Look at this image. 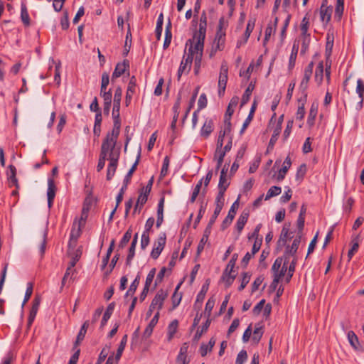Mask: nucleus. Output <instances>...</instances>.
<instances>
[{"mask_svg":"<svg viewBox=\"0 0 364 364\" xmlns=\"http://www.w3.org/2000/svg\"><path fill=\"white\" fill-rule=\"evenodd\" d=\"M122 96V89L117 87L114 92L113 100L112 117L114 121L113 129L108 132L107 136L118 139L121 128V119L119 116L120 103Z\"/></svg>","mask_w":364,"mask_h":364,"instance_id":"f257e3e1","label":"nucleus"},{"mask_svg":"<svg viewBox=\"0 0 364 364\" xmlns=\"http://www.w3.org/2000/svg\"><path fill=\"white\" fill-rule=\"evenodd\" d=\"M117 139L106 135L101 145L99 161L97 166V171L98 172L104 168L105 161L109 157L111 150H113V148L116 146Z\"/></svg>","mask_w":364,"mask_h":364,"instance_id":"f03ea898","label":"nucleus"},{"mask_svg":"<svg viewBox=\"0 0 364 364\" xmlns=\"http://www.w3.org/2000/svg\"><path fill=\"white\" fill-rule=\"evenodd\" d=\"M228 27V22L222 16L218 21L217 31L213 41V44L216 45V48L223 50L225 48L226 30Z\"/></svg>","mask_w":364,"mask_h":364,"instance_id":"7ed1b4c3","label":"nucleus"},{"mask_svg":"<svg viewBox=\"0 0 364 364\" xmlns=\"http://www.w3.org/2000/svg\"><path fill=\"white\" fill-rule=\"evenodd\" d=\"M119 149H116L115 147L113 148V150H111V152L109 153V157L108 158V160H109V163L107 171V181H110L114 176L118 164V160L119 159Z\"/></svg>","mask_w":364,"mask_h":364,"instance_id":"20e7f679","label":"nucleus"},{"mask_svg":"<svg viewBox=\"0 0 364 364\" xmlns=\"http://www.w3.org/2000/svg\"><path fill=\"white\" fill-rule=\"evenodd\" d=\"M206 28L207 16L205 11H203L200 18L199 29L193 35V38L196 39V42L200 41V43H204L206 34Z\"/></svg>","mask_w":364,"mask_h":364,"instance_id":"39448f33","label":"nucleus"},{"mask_svg":"<svg viewBox=\"0 0 364 364\" xmlns=\"http://www.w3.org/2000/svg\"><path fill=\"white\" fill-rule=\"evenodd\" d=\"M166 242V233L162 232L158 237L156 241L154 243L153 249L151 252V257L156 259L163 251Z\"/></svg>","mask_w":364,"mask_h":364,"instance_id":"423d86ee","label":"nucleus"},{"mask_svg":"<svg viewBox=\"0 0 364 364\" xmlns=\"http://www.w3.org/2000/svg\"><path fill=\"white\" fill-rule=\"evenodd\" d=\"M204 48V43L196 42L195 50H196V55L194 58V73L198 75L200 72L203 53Z\"/></svg>","mask_w":364,"mask_h":364,"instance_id":"0eeeda50","label":"nucleus"},{"mask_svg":"<svg viewBox=\"0 0 364 364\" xmlns=\"http://www.w3.org/2000/svg\"><path fill=\"white\" fill-rule=\"evenodd\" d=\"M239 199L240 197H238L237 199L232 203V206L230 207V209L229 210L228 215L223 220L221 224V229L223 230H225L232 223L236 214V210L238 208L239 206Z\"/></svg>","mask_w":364,"mask_h":364,"instance_id":"6e6552de","label":"nucleus"},{"mask_svg":"<svg viewBox=\"0 0 364 364\" xmlns=\"http://www.w3.org/2000/svg\"><path fill=\"white\" fill-rule=\"evenodd\" d=\"M136 86V79L135 76H132L130 77L129 82L128 83V87L126 92V97H125V105L127 107H128L131 102V100L132 99V96L134 93L135 92Z\"/></svg>","mask_w":364,"mask_h":364,"instance_id":"1a4fd4ad","label":"nucleus"},{"mask_svg":"<svg viewBox=\"0 0 364 364\" xmlns=\"http://www.w3.org/2000/svg\"><path fill=\"white\" fill-rule=\"evenodd\" d=\"M56 186L53 178H49L48 179V190H47V198H48V208H51L53 203V200L55 196Z\"/></svg>","mask_w":364,"mask_h":364,"instance_id":"9d476101","label":"nucleus"},{"mask_svg":"<svg viewBox=\"0 0 364 364\" xmlns=\"http://www.w3.org/2000/svg\"><path fill=\"white\" fill-rule=\"evenodd\" d=\"M166 296L167 293L164 291L163 289H160L153 299L151 303V307L157 308L158 310H160L163 306L164 301L165 300Z\"/></svg>","mask_w":364,"mask_h":364,"instance_id":"9b49d317","label":"nucleus"},{"mask_svg":"<svg viewBox=\"0 0 364 364\" xmlns=\"http://www.w3.org/2000/svg\"><path fill=\"white\" fill-rule=\"evenodd\" d=\"M129 68V63L127 60H124L122 63H118L112 75V80L114 81L115 79L119 77Z\"/></svg>","mask_w":364,"mask_h":364,"instance_id":"f8f14e48","label":"nucleus"},{"mask_svg":"<svg viewBox=\"0 0 364 364\" xmlns=\"http://www.w3.org/2000/svg\"><path fill=\"white\" fill-rule=\"evenodd\" d=\"M238 101L239 98L237 97H233L231 98L225 114L224 123L230 122L231 117L234 113V107L237 105Z\"/></svg>","mask_w":364,"mask_h":364,"instance_id":"ddd939ff","label":"nucleus"},{"mask_svg":"<svg viewBox=\"0 0 364 364\" xmlns=\"http://www.w3.org/2000/svg\"><path fill=\"white\" fill-rule=\"evenodd\" d=\"M196 39L194 38L188 39L186 43V47L189 46V48L187 56L186 58L184 57V62H186V63L189 64L190 65H192L193 57L194 55L196 56V50H195V45H193Z\"/></svg>","mask_w":364,"mask_h":364,"instance_id":"4468645a","label":"nucleus"},{"mask_svg":"<svg viewBox=\"0 0 364 364\" xmlns=\"http://www.w3.org/2000/svg\"><path fill=\"white\" fill-rule=\"evenodd\" d=\"M301 236L296 235V237L294 238L292 245L291 246L288 245L286 247L284 257L287 256L289 257V255L294 256L295 254L297 252V250L299 248V244L301 242Z\"/></svg>","mask_w":364,"mask_h":364,"instance_id":"2eb2a0df","label":"nucleus"},{"mask_svg":"<svg viewBox=\"0 0 364 364\" xmlns=\"http://www.w3.org/2000/svg\"><path fill=\"white\" fill-rule=\"evenodd\" d=\"M228 68L225 63H223L220 66V75L218 77V87H225L228 82Z\"/></svg>","mask_w":364,"mask_h":364,"instance_id":"dca6fc26","label":"nucleus"},{"mask_svg":"<svg viewBox=\"0 0 364 364\" xmlns=\"http://www.w3.org/2000/svg\"><path fill=\"white\" fill-rule=\"evenodd\" d=\"M159 311H157L156 314L151 318L149 325L146 326V328H145V330L144 331L143 337L144 338H148L149 337L151 336V335L152 334L154 328L155 327V326L157 324V323L159 321Z\"/></svg>","mask_w":364,"mask_h":364,"instance_id":"f3484780","label":"nucleus"},{"mask_svg":"<svg viewBox=\"0 0 364 364\" xmlns=\"http://www.w3.org/2000/svg\"><path fill=\"white\" fill-rule=\"evenodd\" d=\"M225 128L219 132L218 139L217 141L218 149L223 147V141L225 135H230L231 133V122L224 123Z\"/></svg>","mask_w":364,"mask_h":364,"instance_id":"a211bd4d","label":"nucleus"},{"mask_svg":"<svg viewBox=\"0 0 364 364\" xmlns=\"http://www.w3.org/2000/svg\"><path fill=\"white\" fill-rule=\"evenodd\" d=\"M213 131V121L211 119H205L201 130L200 136L207 139Z\"/></svg>","mask_w":364,"mask_h":364,"instance_id":"6ab92c4d","label":"nucleus"},{"mask_svg":"<svg viewBox=\"0 0 364 364\" xmlns=\"http://www.w3.org/2000/svg\"><path fill=\"white\" fill-rule=\"evenodd\" d=\"M291 165V161L289 156H287L285 159L282 168L279 171L277 180L278 181H282L285 178V175L287 173L288 170L290 168Z\"/></svg>","mask_w":364,"mask_h":364,"instance_id":"aec40b11","label":"nucleus"},{"mask_svg":"<svg viewBox=\"0 0 364 364\" xmlns=\"http://www.w3.org/2000/svg\"><path fill=\"white\" fill-rule=\"evenodd\" d=\"M137 240H138V233H136L133 237V240L132 241L131 245L129 249V252H128V255H127V260H126V264L127 266L131 265L132 260L135 255V248H136V245L137 244Z\"/></svg>","mask_w":364,"mask_h":364,"instance_id":"412c9836","label":"nucleus"},{"mask_svg":"<svg viewBox=\"0 0 364 364\" xmlns=\"http://www.w3.org/2000/svg\"><path fill=\"white\" fill-rule=\"evenodd\" d=\"M278 23V18L275 17L274 22L268 23L264 34V44H265L269 39L271 35L275 33L276 28Z\"/></svg>","mask_w":364,"mask_h":364,"instance_id":"4be33fe9","label":"nucleus"},{"mask_svg":"<svg viewBox=\"0 0 364 364\" xmlns=\"http://www.w3.org/2000/svg\"><path fill=\"white\" fill-rule=\"evenodd\" d=\"M348 342L350 346L356 350H361L362 347L360 344L357 335L353 331H350L347 335Z\"/></svg>","mask_w":364,"mask_h":364,"instance_id":"5701e85b","label":"nucleus"},{"mask_svg":"<svg viewBox=\"0 0 364 364\" xmlns=\"http://www.w3.org/2000/svg\"><path fill=\"white\" fill-rule=\"evenodd\" d=\"M7 176L9 181L14 186H15L16 188H18L19 185L18 183V179L16 178V168L12 164L9 166V169L7 171Z\"/></svg>","mask_w":364,"mask_h":364,"instance_id":"b1692460","label":"nucleus"},{"mask_svg":"<svg viewBox=\"0 0 364 364\" xmlns=\"http://www.w3.org/2000/svg\"><path fill=\"white\" fill-rule=\"evenodd\" d=\"M318 113V104L312 103L307 119V124L309 127L314 125L315 119Z\"/></svg>","mask_w":364,"mask_h":364,"instance_id":"393cba45","label":"nucleus"},{"mask_svg":"<svg viewBox=\"0 0 364 364\" xmlns=\"http://www.w3.org/2000/svg\"><path fill=\"white\" fill-rule=\"evenodd\" d=\"M332 13V9L331 7L326 6L324 4H322L320 8V17L323 22L328 23L331 20Z\"/></svg>","mask_w":364,"mask_h":364,"instance_id":"a878e982","label":"nucleus"},{"mask_svg":"<svg viewBox=\"0 0 364 364\" xmlns=\"http://www.w3.org/2000/svg\"><path fill=\"white\" fill-rule=\"evenodd\" d=\"M232 272L228 269H225L222 274L221 280L225 282L226 288H229L235 279V274H232Z\"/></svg>","mask_w":364,"mask_h":364,"instance_id":"bb28decb","label":"nucleus"},{"mask_svg":"<svg viewBox=\"0 0 364 364\" xmlns=\"http://www.w3.org/2000/svg\"><path fill=\"white\" fill-rule=\"evenodd\" d=\"M256 106H257V102L256 101H255L252 105V107L250 109V113L247 116V117L246 118V119L245 120L243 124H242V127L240 131V134H242L244 133V132L245 131V129L247 128V127L249 126L250 122L252 121V118H253V116H254V113L255 112V109H256Z\"/></svg>","mask_w":364,"mask_h":364,"instance_id":"cd10ccee","label":"nucleus"},{"mask_svg":"<svg viewBox=\"0 0 364 364\" xmlns=\"http://www.w3.org/2000/svg\"><path fill=\"white\" fill-rule=\"evenodd\" d=\"M21 19L25 26L28 27L30 26V17L25 3H21Z\"/></svg>","mask_w":364,"mask_h":364,"instance_id":"c85d7f7f","label":"nucleus"},{"mask_svg":"<svg viewBox=\"0 0 364 364\" xmlns=\"http://www.w3.org/2000/svg\"><path fill=\"white\" fill-rule=\"evenodd\" d=\"M178 327V321L176 319L172 321L169 323L168 328H167V331H168L167 340H168V341H171L173 339L175 333L177 332Z\"/></svg>","mask_w":364,"mask_h":364,"instance_id":"c756f323","label":"nucleus"},{"mask_svg":"<svg viewBox=\"0 0 364 364\" xmlns=\"http://www.w3.org/2000/svg\"><path fill=\"white\" fill-rule=\"evenodd\" d=\"M114 307H115L114 302H112L107 306L106 311L104 313V315L102 316V319L101 321V327H103L105 325H106L107 321L110 318V317L113 313Z\"/></svg>","mask_w":364,"mask_h":364,"instance_id":"7c9ffc66","label":"nucleus"},{"mask_svg":"<svg viewBox=\"0 0 364 364\" xmlns=\"http://www.w3.org/2000/svg\"><path fill=\"white\" fill-rule=\"evenodd\" d=\"M140 158H141V148H139L135 162L134 163V164L132 165V166L131 167V168L129 169V171H128V173H127V175L125 176V177L124 178V181L125 183L130 182L132 174L136 169V167L139 162Z\"/></svg>","mask_w":364,"mask_h":364,"instance_id":"2f4dec72","label":"nucleus"},{"mask_svg":"<svg viewBox=\"0 0 364 364\" xmlns=\"http://www.w3.org/2000/svg\"><path fill=\"white\" fill-rule=\"evenodd\" d=\"M215 344V339L214 338L210 339L208 345L202 343L199 349L201 356L204 357L207 355L208 352H210Z\"/></svg>","mask_w":364,"mask_h":364,"instance_id":"473e14b6","label":"nucleus"},{"mask_svg":"<svg viewBox=\"0 0 364 364\" xmlns=\"http://www.w3.org/2000/svg\"><path fill=\"white\" fill-rule=\"evenodd\" d=\"M172 39L171 23L169 21L165 29V39L163 45L164 49H166L171 44Z\"/></svg>","mask_w":364,"mask_h":364,"instance_id":"72a5a7b5","label":"nucleus"},{"mask_svg":"<svg viewBox=\"0 0 364 364\" xmlns=\"http://www.w3.org/2000/svg\"><path fill=\"white\" fill-rule=\"evenodd\" d=\"M249 218V213L242 212L236 223V228L238 231V233L240 234L242 230H243L247 220Z\"/></svg>","mask_w":364,"mask_h":364,"instance_id":"f704fd0d","label":"nucleus"},{"mask_svg":"<svg viewBox=\"0 0 364 364\" xmlns=\"http://www.w3.org/2000/svg\"><path fill=\"white\" fill-rule=\"evenodd\" d=\"M323 61H320L315 71V81L317 82L318 85H320L322 83L323 78Z\"/></svg>","mask_w":364,"mask_h":364,"instance_id":"c9c22d12","label":"nucleus"},{"mask_svg":"<svg viewBox=\"0 0 364 364\" xmlns=\"http://www.w3.org/2000/svg\"><path fill=\"white\" fill-rule=\"evenodd\" d=\"M298 50H299V46L294 43L292 49H291V55L289 57V60L288 68H289V70H291L295 65V62H296V59L297 57Z\"/></svg>","mask_w":364,"mask_h":364,"instance_id":"e433bc0d","label":"nucleus"},{"mask_svg":"<svg viewBox=\"0 0 364 364\" xmlns=\"http://www.w3.org/2000/svg\"><path fill=\"white\" fill-rule=\"evenodd\" d=\"M127 342V335H124L121 340V342L118 347L117 353L115 355V364H117L118 361L119 360V359L122 355V353L125 348Z\"/></svg>","mask_w":364,"mask_h":364,"instance_id":"4c0bfd02","label":"nucleus"},{"mask_svg":"<svg viewBox=\"0 0 364 364\" xmlns=\"http://www.w3.org/2000/svg\"><path fill=\"white\" fill-rule=\"evenodd\" d=\"M311 77V75L304 73V77H303L301 82L299 85V90H301V94L304 95V97H307L306 90L308 88V85H309V82L310 80Z\"/></svg>","mask_w":364,"mask_h":364,"instance_id":"58836bf2","label":"nucleus"},{"mask_svg":"<svg viewBox=\"0 0 364 364\" xmlns=\"http://www.w3.org/2000/svg\"><path fill=\"white\" fill-rule=\"evenodd\" d=\"M356 92L360 98V107H362L364 100V82L361 79L357 80Z\"/></svg>","mask_w":364,"mask_h":364,"instance_id":"ea45409f","label":"nucleus"},{"mask_svg":"<svg viewBox=\"0 0 364 364\" xmlns=\"http://www.w3.org/2000/svg\"><path fill=\"white\" fill-rule=\"evenodd\" d=\"M254 88L255 85L252 82H250L242 97L241 106H243L244 105L247 104V102L250 100V96Z\"/></svg>","mask_w":364,"mask_h":364,"instance_id":"a19ab883","label":"nucleus"},{"mask_svg":"<svg viewBox=\"0 0 364 364\" xmlns=\"http://www.w3.org/2000/svg\"><path fill=\"white\" fill-rule=\"evenodd\" d=\"M210 323H211V319L207 318L205 323L201 327V329L200 330L198 329L196 334L194 335V336H193L194 341H198L200 338L203 333L208 331V329L210 325Z\"/></svg>","mask_w":364,"mask_h":364,"instance_id":"79ce46f5","label":"nucleus"},{"mask_svg":"<svg viewBox=\"0 0 364 364\" xmlns=\"http://www.w3.org/2000/svg\"><path fill=\"white\" fill-rule=\"evenodd\" d=\"M208 229H209L208 228H206V229L204 232V234L199 242V244L197 247V255H199L201 253V252L203 250L204 246L208 240V236H209V233H210V230H208Z\"/></svg>","mask_w":364,"mask_h":364,"instance_id":"37998d69","label":"nucleus"},{"mask_svg":"<svg viewBox=\"0 0 364 364\" xmlns=\"http://www.w3.org/2000/svg\"><path fill=\"white\" fill-rule=\"evenodd\" d=\"M209 284H210V279H208L205 281V283L202 286L201 290L197 295L196 304L197 302H202L203 301L205 296L208 290Z\"/></svg>","mask_w":364,"mask_h":364,"instance_id":"c03bdc74","label":"nucleus"},{"mask_svg":"<svg viewBox=\"0 0 364 364\" xmlns=\"http://www.w3.org/2000/svg\"><path fill=\"white\" fill-rule=\"evenodd\" d=\"M282 192V188L279 186H272L267 191L265 198V200L270 199L272 197L279 196Z\"/></svg>","mask_w":364,"mask_h":364,"instance_id":"a18cd8bd","label":"nucleus"},{"mask_svg":"<svg viewBox=\"0 0 364 364\" xmlns=\"http://www.w3.org/2000/svg\"><path fill=\"white\" fill-rule=\"evenodd\" d=\"M226 191L224 190V188L218 190V193L215 198V207H219L220 209H223L224 205V196Z\"/></svg>","mask_w":364,"mask_h":364,"instance_id":"49530a36","label":"nucleus"},{"mask_svg":"<svg viewBox=\"0 0 364 364\" xmlns=\"http://www.w3.org/2000/svg\"><path fill=\"white\" fill-rule=\"evenodd\" d=\"M139 281L140 276L138 274L134 279V280L132 282L128 291L126 292L125 297L128 296L129 295H133L135 293L139 284Z\"/></svg>","mask_w":364,"mask_h":364,"instance_id":"de8ad7c7","label":"nucleus"},{"mask_svg":"<svg viewBox=\"0 0 364 364\" xmlns=\"http://www.w3.org/2000/svg\"><path fill=\"white\" fill-rule=\"evenodd\" d=\"M191 68V65H190L188 63H186L184 62V57L183 58V60L181 62L178 70V80H179L182 75L183 73H188Z\"/></svg>","mask_w":364,"mask_h":364,"instance_id":"09e8293b","label":"nucleus"},{"mask_svg":"<svg viewBox=\"0 0 364 364\" xmlns=\"http://www.w3.org/2000/svg\"><path fill=\"white\" fill-rule=\"evenodd\" d=\"M289 230L287 228L284 227L282 230L279 239L277 242L278 245L284 246L286 245L287 239L289 237Z\"/></svg>","mask_w":364,"mask_h":364,"instance_id":"8fccbe9b","label":"nucleus"},{"mask_svg":"<svg viewBox=\"0 0 364 364\" xmlns=\"http://www.w3.org/2000/svg\"><path fill=\"white\" fill-rule=\"evenodd\" d=\"M132 230L131 228H129L127 230V232L124 233L121 241L119 242V247L124 248L127 245V244L129 242V241L130 240V239L132 237Z\"/></svg>","mask_w":364,"mask_h":364,"instance_id":"3c124183","label":"nucleus"},{"mask_svg":"<svg viewBox=\"0 0 364 364\" xmlns=\"http://www.w3.org/2000/svg\"><path fill=\"white\" fill-rule=\"evenodd\" d=\"M255 20L250 19L248 21L247 26H246V30H245V32L244 34V36H245L244 43H245L247 41L251 33L252 32L254 27H255Z\"/></svg>","mask_w":364,"mask_h":364,"instance_id":"603ef678","label":"nucleus"},{"mask_svg":"<svg viewBox=\"0 0 364 364\" xmlns=\"http://www.w3.org/2000/svg\"><path fill=\"white\" fill-rule=\"evenodd\" d=\"M307 97H304V100L301 105H299L296 114V119L302 120L305 115V108L304 105L306 102Z\"/></svg>","mask_w":364,"mask_h":364,"instance_id":"864d4df0","label":"nucleus"},{"mask_svg":"<svg viewBox=\"0 0 364 364\" xmlns=\"http://www.w3.org/2000/svg\"><path fill=\"white\" fill-rule=\"evenodd\" d=\"M170 164V158L168 156H166L164 159L163 165L161 167L160 177L162 178L165 177L168 173V166Z\"/></svg>","mask_w":364,"mask_h":364,"instance_id":"5fc2aeb1","label":"nucleus"},{"mask_svg":"<svg viewBox=\"0 0 364 364\" xmlns=\"http://www.w3.org/2000/svg\"><path fill=\"white\" fill-rule=\"evenodd\" d=\"M301 36H306L309 35L308 33L309 27V19L307 18V15H306L301 23Z\"/></svg>","mask_w":364,"mask_h":364,"instance_id":"6e6d98bb","label":"nucleus"},{"mask_svg":"<svg viewBox=\"0 0 364 364\" xmlns=\"http://www.w3.org/2000/svg\"><path fill=\"white\" fill-rule=\"evenodd\" d=\"M109 349H110L109 345V346L107 345L102 348V350H101V352L99 355V357H98L96 364H101L102 362L105 361V360L106 359V358L108 355Z\"/></svg>","mask_w":364,"mask_h":364,"instance_id":"4d7b16f0","label":"nucleus"},{"mask_svg":"<svg viewBox=\"0 0 364 364\" xmlns=\"http://www.w3.org/2000/svg\"><path fill=\"white\" fill-rule=\"evenodd\" d=\"M263 330L262 326H255V328L253 331V336H252V340L256 343H258L262 337L263 335Z\"/></svg>","mask_w":364,"mask_h":364,"instance_id":"13d9d810","label":"nucleus"},{"mask_svg":"<svg viewBox=\"0 0 364 364\" xmlns=\"http://www.w3.org/2000/svg\"><path fill=\"white\" fill-rule=\"evenodd\" d=\"M280 132H281V128L280 127H276L274 130V132H273V134L272 135L271 138H270V140H269V144H268V148H273L275 143L277 142V139H278V136L280 134Z\"/></svg>","mask_w":364,"mask_h":364,"instance_id":"bf43d9fd","label":"nucleus"},{"mask_svg":"<svg viewBox=\"0 0 364 364\" xmlns=\"http://www.w3.org/2000/svg\"><path fill=\"white\" fill-rule=\"evenodd\" d=\"M202 183H203V179L200 180L198 182V183L196 185L194 190L192 193V195L191 196V198L189 200L190 203H193L196 201V199L200 193V190L201 188Z\"/></svg>","mask_w":364,"mask_h":364,"instance_id":"052dcab7","label":"nucleus"},{"mask_svg":"<svg viewBox=\"0 0 364 364\" xmlns=\"http://www.w3.org/2000/svg\"><path fill=\"white\" fill-rule=\"evenodd\" d=\"M288 263H289V257H287V256L284 257V261L282 262V267H280L281 269L279 270V273H277V274H276L278 277L282 279L285 275L287 271H288V269H287Z\"/></svg>","mask_w":364,"mask_h":364,"instance_id":"680f3d73","label":"nucleus"},{"mask_svg":"<svg viewBox=\"0 0 364 364\" xmlns=\"http://www.w3.org/2000/svg\"><path fill=\"white\" fill-rule=\"evenodd\" d=\"M284 261V256L277 257L272 267V271L273 272L274 275H276L277 273H279V269L282 267V262Z\"/></svg>","mask_w":364,"mask_h":364,"instance_id":"e2e57ef3","label":"nucleus"},{"mask_svg":"<svg viewBox=\"0 0 364 364\" xmlns=\"http://www.w3.org/2000/svg\"><path fill=\"white\" fill-rule=\"evenodd\" d=\"M109 82V75L107 73L105 72L102 75V82H101V92H104V91L107 90V87Z\"/></svg>","mask_w":364,"mask_h":364,"instance_id":"0e129e2a","label":"nucleus"},{"mask_svg":"<svg viewBox=\"0 0 364 364\" xmlns=\"http://www.w3.org/2000/svg\"><path fill=\"white\" fill-rule=\"evenodd\" d=\"M352 242H353V245H352L350 250L348 252V260H350L352 259V257L354 255V254L358 250L359 244H358V237H355V239H353L352 240Z\"/></svg>","mask_w":364,"mask_h":364,"instance_id":"69168bd1","label":"nucleus"},{"mask_svg":"<svg viewBox=\"0 0 364 364\" xmlns=\"http://www.w3.org/2000/svg\"><path fill=\"white\" fill-rule=\"evenodd\" d=\"M306 166L305 164L300 165L296 173V179L299 181L302 180L306 173Z\"/></svg>","mask_w":364,"mask_h":364,"instance_id":"338daca9","label":"nucleus"},{"mask_svg":"<svg viewBox=\"0 0 364 364\" xmlns=\"http://www.w3.org/2000/svg\"><path fill=\"white\" fill-rule=\"evenodd\" d=\"M247 359V353L245 350H242L237 355L235 364H243Z\"/></svg>","mask_w":364,"mask_h":364,"instance_id":"774afa93","label":"nucleus"}]
</instances>
